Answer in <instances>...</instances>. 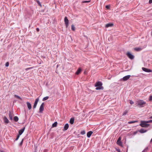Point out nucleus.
Masks as SVG:
<instances>
[{"label": "nucleus", "instance_id": "nucleus-1", "mask_svg": "<svg viewBox=\"0 0 152 152\" xmlns=\"http://www.w3.org/2000/svg\"><path fill=\"white\" fill-rule=\"evenodd\" d=\"M102 83L101 81H98L96 82L95 84V86L96 87V90H103L104 88L102 86Z\"/></svg>", "mask_w": 152, "mask_h": 152}, {"label": "nucleus", "instance_id": "nucleus-2", "mask_svg": "<svg viewBox=\"0 0 152 152\" xmlns=\"http://www.w3.org/2000/svg\"><path fill=\"white\" fill-rule=\"evenodd\" d=\"M146 103L142 100H139L137 101V105L139 107H143Z\"/></svg>", "mask_w": 152, "mask_h": 152}, {"label": "nucleus", "instance_id": "nucleus-3", "mask_svg": "<svg viewBox=\"0 0 152 152\" xmlns=\"http://www.w3.org/2000/svg\"><path fill=\"white\" fill-rule=\"evenodd\" d=\"M147 123H147V121H142L140 125L142 127H147L149 125V124H147Z\"/></svg>", "mask_w": 152, "mask_h": 152}, {"label": "nucleus", "instance_id": "nucleus-4", "mask_svg": "<svg viewBox=\"0 0 152 152\" xmlns=\"http://www.w3.org/2000/svg\"><path fill=\"white\" fill-rule=\"evenodd\" d=\"M126 55L131 60H132L134 58V56L129 52H127Z\"/></svg>", "mask_w": 152, "mask_h": 152}, {"label": "nucleus", "instance_id": "nucleus-5", "mask_svg": "<svg viewBox=\"0 0 152 152\" xmlns=\"http://www.w3.org/2000/svg\"><path fill=\"white\" fill-rule=\"evenodd\" d=\"M64 21L66 26L67 28L69 26V20L66 17H65L64 19Z\"/></svg>", "mask_w": 152, "mask_h": 152}, {"label": "nucleus", "instance_id": "nucleus-6", "mask_svg": "<svg viewBox=\"0 0 152 152\" xmlns=\"http://www.w3.org/2000/svg\"><path fill=\"white\" fill-rule=\"evenodd\" d=\"M44 103H42L39 109V112L40 113H42L43 111L44 110Z\"/></svg>", "mask_w": 152, "mask_h": 152}, {"label": "nucleus", "instance_id": "nucleus-7", "mask_svg": "<svg viewBox=\"0 0 152 152\" xmlns=\"http://www.w3.org/2000/svg\"><path fill=\"white\" fill-rule=\"evenodd\" d=\"M131 76L129 75L126 76L124 77L122 79H121V80H122L124 81L127 80Z\"/></svg>", "mask_w": 152, "mask_h": 152}, {"label": "nucleus", "instance_id": "nucleus-8", "mask_svg": "<svg viewBox=\"0 0 152 152\" xmlns=\"http://www.w3.org/2000/svg\"><path fill=\"white\" fill-rule=\"evenodd\" d=\"M39 101V98H37V99H36L35 102L34 103L33 107V109H34L36 108V107H37V103H38V102Z\"/></svg>", "mask_w": 152, "mask_h": 152}, {"label": "nucleus", "instance_id": "nucleus-9", "mask_svg": "<svg viewBox=\"0 0 152 152\" xmlns=\"http://www.w3.org/2000/svg\"><path fill=\"white\" fill-rule=\"evenodd\" d=\"M117 144L119 146H122V142L121 141V137H119L117 141Z\"/></svg>", "mask_w": 152, "mask_h": 152}, {"label": "nucleus", "instance_id": "nucleus-10", "mask_svg": "<svg viewBox=\"0 0 152 152\" xmlns=\"http://www.w3.org/2000/svg\"><path fill=\"white\" fill-rule=\"evenodd\" d=\"M142 69L143 71L146 72H152V70L151 69L145 67H142Z\"/></svg>", "mask_w": 152, "mask_h": 152}, {"label": "nucleus", "instance_id": "nucleus-11", "mask_svg": "<svg viewBox=\"0 0 152 152\" xmlns=\"http://www.w3.org/2000/svg\"><path fill=\"white\" fill-rule=\"evenodd\" d=\"M25 127H23V128H22V129L20 130L18 132V135H20L22 134L24 132L25 129Z\"/></svg>", "mask_w": 152, "mask_h": 152}, {"label": "nucleus", "instance_id": "nucleus-12", "mask_svg": "<svg viewBox=\"0 0 152 152\" xmlns=\"http://www.w3.org/2000/svg\"><path fill=\"white\" fill-rule=\"evenodd\" d=\"M3 120L5 123L7 124L9 123V121L6 116H4V117Z\"/></svg>", "mask_w": 152, "mask_h": 152}, {"label": "nucleus", "instance_id": "nucleus-13", "mask_svg": "<svg viewBox=\"0 0 152 152\" xmlns=\"http://www.w3.org/2000/svg\"><path fill=\"white\" fill-rule=\"evenodd\" d=\"M69 127V125L68 124H66L64 125V129H63V131H65Z\"/></svg>", "mask_w": 152, "mask_h": 152}, {"label": "nucleus", "instance_id": "nucleus-14", "mask_svg": "<svg viewBox=\"0 0 152 152\" xmlns=\"http://www.w3.org/2000/svg\"><path fill=\"white\" fill-rule=\"evenodd\" d=\"M93 133V132L91 131H90L88 132L87 134V137L88 138H89L92 134Z\"/></svg>", "mask_w": 152, "mask_h": 152}, {"label": "nucleus", "instance_id": "nucleus-15", "mask_svg": "<svg viewBox=\"0 0 152 152\" xmlns=\"http://www.w3.org/2000/svg\"><path fill=\"white\" fill-rule=\"evenodd\" d=\"M9 117L10 119V120H12V117L13 115V114L11 112H9Z\"/></svg>", "mask_w": 152, "mask_h": 152}, {"label": "nucleus", "instance_id": "nucleus-16", "mask_svg": "<svg viewBox=\"0 0 152 152\" xmlns=\"http://www.w3.org/2000/svg\"><path fill=\"white\" fill-rule=\"evenodd\" d=\"M82 71V69L80 68H79L76 72L75 73V74L77 75H78Z\"/></svg>", "mask_w": 152, "mask_h": 152}, {"label": "nucleus", "instance_id": "nucleus-17", "mask_svg": "<svg viewBox=\"0 0 152 152\" xmlns=\"http://www.w3.org/2000/svg\"><path fill=\"white\" fill-rule=\"evenodd\" d=\"M26 104H27V106L28 107V109L30 110L31 109L32 107L31 104L30 103L27 102H26Z\"/></svg>", "mask_w": 152, "mask_h": 152}, {"label": "nucleus", "instance_id": "nucleus-18", "mask_svg": "<svg viewBox=\"0 0 152 152\" xmlns=\"http://www.w3.org/2000/svg\"><path fill=\"white\" fill-rule=\"evenodd\" d=\"M147 130H145L143 129H142L139 130V132L142 133H143L147 132Z\"/></svg>", "mask_w": 152, "mask_h": 152}, {"label": "nucleus", "instance_id": "nucleus-19", "mask_svg": "<svg viewBox=\"0 0 152 152\" xmlns=\"http://www.w3.org/2000/svg\"><path fill=\"white\" fill-rule=\"evenodd\" d=\"M74 121V118H72L70 119L69 122L70 123L72 124H73Z\"/></svg>", "mask_w": 152, "mask_h": 152}, {"label": "nucleus", "instance_id": "nucleus-20", "mask_svg": "<svg viewBox=\"0 0 152 152\" xmlns=\"http://www.w3.org/2000/svg\"><path fill=\"white\" fill-rule=\"evenodd\" d=\"M113 24L109 23H108V24H107L105 25V27L106 28H108L109 27H111V26H113Z\"/></svg>", "mask_w": 152, "mask_h": 152}, {"label": "nucleus", "instance_id": "nucleus-21", "mask_svg": "<svg viewBox=\"0 0 152 152\" xmlns=\"http://www.w3.org/2000/svg\"><path fill=\"white\" fill-rule=\"evenodd\" d=\"M57 122H56V121L53 124L52 127H56L57 126Z\"/></svg>", "mask_w": 152, "mask_h": 152}, {"label": "nucleus", "instance_id": "nucleus-22", "mask_svg": "<svg viewBox=\"0 0 152 152\" xmlns=\"http://www.w3.org/2000/svg\"><path fill=\"white\" fill-rule=\"evenodd\" d=\"M14 120L15 122H17L18 120V118L17 116H15L14 118Z\"/></svg>", "mask_w": 152, "mask_h": 152}, {"label": "nucleus", "instance_id": "nucleus-23", "mask_svg": "<svg viewBox=\"0 0 152 152\" xmlns=\"http://www.w3.org/2000/svg\"><path fill=\"white\" fill-rule=\"evenodd\" d=\"M141 49H142L141 48H134V50L135 51H140L141 50Z\"/></svg>", "mask_w": 152, "mask_h": 152}, {"label": "nucleus", "instance_id": "nucleus-24", "mask_svg": "<svg viewBox=\"0 0 152 152\" xmlns=\"http://www.w3.org/2000/svg\"><path fill=\"white\" fill-rule=\"evenodd\" d=\"M14 96L16 97L17 98L20 100H22V99L21 98V97H20V96L17 95H14Z\"/></svg>", "mask_w": 152, "mask_h": 152}, {"label": "nucleus", "instance_id": "nucleus-25", "mask_svg": "<svg viewBox=\"0 0 152 152\" xmlns=\"http://www.w3.org/2000/svg\"><path fill=\"white\" fill-rule=\"evenodd\" d=\"M138 122L137 121H129L128 122V124H131L134 123H135V122Z\"/></svg>", "mask_w": 152, "mask_h": 152}, {"label": "nucleus", "instance_id": "nucleus-26", "mask_svg": "<svg viewBox=\"0 0 152 152\" xmlns=\"http://www.w3.org/2000/svg\"><path fill=\"white\" fill-rule=\"evenodd\" d=\"M49 98V97L48 96H45L43 98L42 101H45L46 100H47Z\"/></svg>", "mask_w": 152, "mask_h": 152}, {"label": "nucleus", "instance_id": "nucleus-27", "mask_svg": "<svg viewBox=\"0 0 152 152\" xmlns=\"http://www.w3.org/2000/svg\"><path fill=\"white\" fill-rule=\"evenodd\" d=\"M148 150V147H146L144 149L142 152H146Z\"/></svg>", "mask_w": 152, "mask_h": 152}, {"label": "nucleus", "instance_id": "nucleus-28", "mask_svg": "<svg viewBox=\"0 0 152 152\" xmlns=\"http://www.w3.org/2000/svg\"><path fill=\"white\" fill-rule=\"evenodd\" d=\"M71 29L72 30L74 31L75 30V27L73 25H72L71 26Z\"/></svg>", "mask_w": 152, "mask_h": 152}, {"label": "nucleus", "instance_id": "nucleus-29", "mask_svg": "<svg viewBox=\"0 0 152 152\" xmlns=\"http://www.w3.org/2000/svg\"><path fill=\"white\" fill-rule=\"evenodd\" d=\"M128 112V111L127 110H125V111L122 114L123 115H126Z\"/></svg>", "mask_w": 152, "mask_h": 152}, {"label": "nucleus", "instance_id": "nucleus-30", "mask_svg": "<svg viewBox=\"0 0 152 152\" xmlns=\"http://www.w3.org/2000/svg\"><path fill=\"white\" fill-rule=\"evenodd\" d=\"M34 68V67H31L25 69L26 71H27L28 70L31 69H33Z\"/></svg>", "mask_w": 152, "mask_h": 152}, {"label": "nucleus", "instance_id": "nucleus-31", "mask_svg": "<svg viewBox=\"0 0 152 152\" xmlns=\"http://www.w3.org/2000/svg\"><path fill=\"white\" fill-rule=\"evenodd\" d=\"M23 140H24V139H23L22 141L20 142V144H19V145L20 146H21L22 145V144H23Z\"/></svg>", "mask_w": 152, "mask_h": 152}, {"label": "nucleus", "instance_id": "nucleus-32", "mask_svg": "<svg viewBox=\"0 0 152 152\" xmlns=\"http://www.w3.org/2000/svg\"><path fill=\"white\" fill-rule=\"evenodd\" d=\"M85 132L84 130L80 132V134H82V135H84L85 134Z\"/></svg>", "mask_w": 152, "mask_h": 152}, {"label": "nucleus", "instance_id": "nucleus-33", "mask_svg": "<svg viewBox=\"0 0 152 152\" xmlns=\"http://www.w3.org/2000/svg\"><path fill=\"white\" fill-rule=\"evenodd\" d=\"M37 4H38V5L40 6V7H42V5L40 2V1H37Z\"/></svg>", "mask_w": 152, "mask_h": 152}, {"label": "nucleus", "instance_id": "nucleus-34", "mask_svg": "<svg viewBox=\"0 0 152 152\" xmlns=\"http://www.w3.org/2000/svg\"><path fill=\"white\" fill-rule=\"evenodd\" d=\"M90 1H82V3H88Z\"/></svg>", "mask_w": 152, "mask_h": 152}, {"label": "nucleus", "instance_id": "nucleus-35", "mask_svg": "<svg viewBox=\"0 0 152 152\" xmlns=\"http://www.w3.org/2000/svg\"><path fill=\"white\" fill-rule=\"evenodd\" d=\"M105 7L107 9H109L110 8V5H107Z\"/></svg>", "mask_w": 152, "mask_h": 152}, {"label": "nucleus", "instance_id": "nucleus-36", "mask_svg": "<svg viewBox=\"0 0 152 152\" xmlns=\"http://www.w3.org/2000/svg\"><path fill=\"white\" fill-rule=\"evenodd\" d=\"M9 62H7L5 64V66L6 67H8L9 66Z\"/></svg>", "mask_w": 152, "mask_h": 152}, {"label": "nucleus", "instance_id": "nucleus-37", "mask_svg": "<svg viewBox=\"0 0 152 152\" xmlns=\"http://www.w3.org/2000/svg\"><path fill=\"white\" fill-rule=\"evenodd\" d=\"M20 135H18L17 136V138L15 140H16V141L20 137Z\"/></svg>", "mask_w": 152, "mask_h": 152}, {"label": "nucleus", "instance_id": "nucleus-38", "mask_svg": "<svg viewBox=\"0 0 152 152\" xmlns=\"http://www.w3.org/2000/svg\"><path fill=\"white\" fill-rule=\"evenodd\" d=\"M130 103L131 104H134V102H133V101H132V100H130Z\"/></svg>", "mask_w": 152, "mask_h": 152}, {"label": "nucleus", "instance_id": "nucleus-39", "mask_svg": "<svg viewBox=\"0 0 152 152\" xmlns=\"http://www.w3.org/2000/svg\"><path fill=\"white\" fill-rule=\"evenodd\" d=\"M147 123H152V120L147 121Z\"/></svg>", "mask_w": 152, "mask_h": 152}, {"label": "nucleus", "instance_id": "nucleus-40", "mask_svg": "<svg viewBox=\"0 0 152 152\" xmlns=\"http://www.w3.org/2000/svg\"><path fill=\"white\" fill-rule=\"evenodd\" d=\"M149 100L150 101H152V95L150 96Z\"/></svg>", "mask_w": 152, "mask_h": 152}, {"label": "nucleus", "instance_id": "nucleus-41", "mask_svg": "<svg viewBox=\"0 0 152 152\" xmlns=\"http://www.w3.org/2000/svg\"><path fill=\"white\" fill-rule=\"evenodd\" d=\"M36 31L37 32H39V28H36Z\"/></svg>", "mask_w": 152, "mask_h": 152}, {"label": "nucleus", "instance_id": "nucleus-42", "mask_svg": "<svg viewBox=\"0 0 152 152\" xmlns=\"http://www.w3.org/2000/svg\"><path fill=\"white\" fill-rule=\"evenodd\" d=\"M149 4H151L152 3V0H149Z\"/></svg>", "mask_w": 152, "mask_h": 152}, {"label": "nucleus", "instance_id": "nucleus-43", "mask_svg": "<svg viewBox=\"0 0 152 152\" xmlns=\"http://www.w3.org/2000/svg\"><path fill=\"white\" fill-rule=\"evenodd\" d=\"M117 151H118V152H121V151H120V149H117Z\"/></svg>", "mask_w": 152, "mask_h": 152}, {"label": "nucleus", "instance_id": "nucleus-44", "mask_svg": "<svg viewBox=\"0 0 152 152\" xmlns=\"http://www.w3.org/2000/svg\"><path fill=\"white\" fill-rule=\"evenodd\" d=\"M149 118L150 119H152V116H151Z\"/></svg>", "mask_w": 152, "mask_h": 152}, {"label": "nucleus", "instance_id": "nucleus-45", "mask_svg": "<svg viewBox=\"0 0 152 152\" xmlns=\"http://www.w3.org/2000/svg\"><path fill=\"white\" fill-rule=\"evenodd\" d=\"M0 151L1 152H4V151Z\"/></svg>", "mask_w": 152, "mask_h": 152}, {"label": "nucleus", "instance_id": "nucleus-46", "mask_svg": "<svg viewBox=\"0 0 152 152\" xmlns=\"http://www.w3.org/2000/svg\"><path fill=\"white\" fill-rule=\"evenodd\" d=\"M58 67V65L57 66V67Z\"/></svg>", "mask_w": 152, "mask_h": 152}]
</instances>
